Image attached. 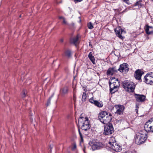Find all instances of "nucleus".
<instances>
[{"instance_id":"35","label":"nucleus","mask_w":153,"mask_h":153,"mask_svg":"<svg viewBox=\"0 0 153 153\" xmlns=\"http://www.w3.org/2000/svg\"><path fill=\"white\" fill-rule=\"evenodd\" d=\"M149 120L150 121V122H153V118Z\"/></svg>"},{"instance_id":"18","label":"nucleus","mask_w":153,"mask_h":153,"mask_svg":"<svg viewBox=\"0 0 153 153\" xmlns=\"http://www.w3.org/2000/svg\"><path fill=\"white\" fill-rule=\"evenodd\" d=\"M79 38V36L78 35H77L76 36L73 38H71L70 40V42L71 43L76 45L78 42V40Z\"/></svg>"},{"instance_id":"12","label":"nucleus","mask_w":153,"mask_h":153,"mask_svg":"<svg viewBox=\"0 0 153 153\" xmlns=\"http://www.w3.org/2000/svg\"><path fill=\"white\" fill-rule=\"evenodd\" d=\"M91 146L92 150L94 151L102 148L103 146V145L100 142H97L92 143Z\"/></svg>"},{"instance_id":"22","label":"nucleus","mask_w":153,"mask_h":153,"mask_svg":"<svg viewBox=\"0 0 153 153\" xmlns=\"http://www.w3.org/2000/svg\"><path fill=\"white\" fill-rule=\"evenodd\" d=\"M94 104L98 107H102L103 105V104L102 103H100L97 101L96 100Z\"/></svg>"},{"instance_id":"33","label":"nucleus","mask_w":153,"mask_h":153,"mask_svg":"<svg viewBox=\"0 0 153 153\" xmlns=\"http://www.w3.org/2000/svg\"><path fill=\"white\" fill-rule=\"evenodd\" d=\"M82 0H74V1L75 3H76L78 2H81Z\"/></svg>"},{"instance_id":"36","label":"nucleus","mask_w":153,"mask_h":153,"mask_svg":"<svg viewBox=\"0 0 153 153\" xmlns=\"http://www.w3.org/2000/svg\"><path fill=\"white\" fill-rule=\"evenodd\" d=\"M135 110H136V112H137V111H138L137 109H135Z\"/></svg>"},{"instance_id":"1","label":"nucleus","mask_w":153,"mask_h":153,"mask_svg":"<svg viewBox=\"0 0 153 153\" xmlns=\"http://www.w3.org/2000/svg\"><path fill=\"white\" fill-rule=\"evenodd\" d=\"M111 114H108L106 111L100 112L99 114L98 118L100 121L103 124H107L109 123L112 120Z\"/></svg>"},{"instance_id":"10","label":"nucleus","mask_w":153,"mask_h":153,"mask_svg":"<svg viewBox=\"0 0 153 153\" xmlns=\"http://www.w3.org/2000/svg\"><path fill=\"white\" fill-rule=\"evenodd\" d=\"M128 66V65L127 64L124 63L123 64L120 65V67L117 69V70L121 72L125 73L129 70Z\"/></svg>"},{"instance_id":"28","label":"nucleus","mask_w":153,"mask_h":153,"mask_svg":"<svg viewBox=\"0 0 153 153\" xmlns=\"http://www.w3.org/2000/svg\"><path fill=\"white\" fill-rule=\"evenodd\" d=\"M96 100H94L93 98H91V99H90L89 100V102H91V103H93L94 104L95 103V102L96 101Z\"/></svg>"},{"instance_id":"3","label":"nucleus","mask_w":153,"mask_h":153,"mask_svg":"<svg viewBox=\"0 0 153 153\" xmlns=\"http://www.w3.org/2000/svg\"><path fill=\"white\" fill-rule=\"evenodd\" d=\"M147 139L146 131L144 130L140 131L136 134L135 137V142L137 145L143 143Z\"/></svg>"},{"instance_id":"2","label":"nucleus","mask_w":153,"mask_h":153,"mask_svg":"<svg viewBox=\"0 0 153 153\" xmlns=\"http://www.w3.org/2000/svg\"><path fill=\"white\" fill-rule=\"evenodd\" d=\"M82 115H80L78 120L79 126L83 130L86 131L90 127V123L88 118L87 117H83Z\"/></svg>"},{"instance_id":"11","label":"nucleus","mask_w":153,"mask_h":153,"mask_svg":"<svg viewBox=\"0 0 153 153\" xmlns=\"http://www.w3.org/2000/svg\"><path fill=\"white\" fill-rule=\"evenodd\" d=\"M144 82L147 84H153V77L150 74H147L145 76Z\"/></svg>"},{"instance_id":"24","label":"nucleus","mask_w":153,"mask_h":153,"mask_svg":"<svg viewBox=\"0 0 153 153\" xmlns=\"http://www.w3.org/2000/svg\"><path fill=\"white\" fill-rule=\"evenodd\" d=\"M65 53L66 55L68 57H69L71 56V52L70 50H67L65 52Z\"/></svg>"},{"instance_id":"20","label":"nucleus","mask_w":153,"mask_h":153,"mask_svg":"<svg viewBox=\"0 0 153 153\" xmlns=\"http://www.w3.org/2000/svg\"><path fill=\"white\" fill-rule=\"evenodd\" d=\"M68 88L67 87H65L61 88L60 90V93L62 95H63L68 93Z\"/></svg>"},{"instance_id":"38","label":"nucleus","mask_w":153,"mask_h":153,"mask_svg":"<svg viewBox=\"0 0 153 153\" xmlns=\"http://www.w3.org/2000/svg\"><path fill=\"white\" fill-rule=\"evenodd\" d=\"M19 17H21V16L20 15Z\"/></svg>"},{"instance_id":"9","label":"nucleus","mask_w":153,"mask_h":153,"mask_svg":"<svg viewBox=\"0 0 153 153\" xmlns=\"http://www.w3.org/2000/svg\"><path fill=\"white\" fill-rule=\"evenodd\" d=\"M114 132V129L112 125H106L104 128V134L105 135L110 134Z\"/></svg>"},{"instance_id":"7","label":"nucleus","mask_w":153,"mask_h":153,"mask_svg":"<svg viewBox=\"0 0 153 153\" xmlns=\"http://www.w3.org/2000/svg\"><path fill=\"white\" fill-rule=\"evenodd\" d=\"M115 34L117 36L121 39L124 38L122 34L123 33H125L126 31L123 29H122L120 27H117L114 30Z\"/></svg>"},{"instance_id":"6","label":"nucleus","mask_w":153,"mask_h":153,"mask_svg":"<svg viewBox=\"0 0 153 153\" xmlns=\"http://www.w3.org/2000/svg\"><path fill=\"white\" fill-rule=\"evenodd\" d=\"M115 142V140L114 138L110 139L108 143L110 145V147L116 152H120L122 149L121 146L117 144Z\"/></svg>"},{"instance_id":"16","label":"nucleus","mask_w":153,"mask_h":153,"mask_svg":"<svg viewBox=\"0 0 153 153\" xmlns=\"http://www.w3.org/2000/svg\"><path fill=\"white\" fill-rule=\"evenodd\" d=\"M136 100L138 102L143 101L145 100V97L143 95L135 94V95Z\"/></svg>"},{"instance_id":"31","label":"nucleus","mask_w":153,"mask_h":153,"mask_svg":"<svg viewBox=\"0 0 153 153\" xmlns=\"http://www.w3.org/2000/svg\"><path fill=\"white\" fill-rule=\"evenodd\" d=\"M76 147V144L74 143L73 144V147L71 149L72 150H74Z\"/></svg>"},{"instance_id":"4","label":"nucleus","mask_w":153,"mask_h":153,"mask_svg":"<svg viewBox=\"0 0 153 153\" xmlns=\"http://www.w3.org/2000/svg\"><path fill=\"white\" fill-rule=\"evenodd\" d=\"M120 86V82L117 79L112 78L109 82L110 91L111 93H114Z\"/></svg>"},{"instance_id":"26","label":"nucleus","mask_w":153,"mask_h":153,"mask_svg":"<svg viewBox=\"0 0 153 153\" xmlns=\"http://www.w3.org/2000/svg\"><path fill=\"white\" fill-rule=\"evenodd\" d=\"M88 28L90 29H92L94 27L91 22H89L88 24Z\"/></svg>"},{"instance_id":"14","label":"nucleus","mask_w":153,"mask_h":153,"mask_svg":"<svg viewBox=\"0 0 153 153\" xmlns=\"http://www.w3.org/2000/svg\"><path fill=\"white\" fill-rule=\"evenodd\" d=\"M144 72L141 70L138 69L136 71L134 76L135 78L138 80H140L141 79V77L142 75L143 74Z\"/></svg>"},{"instance_id":"21","label":"nucleus","mask_w":153,"mask_h":153,"mask_svg":"<svg viewBox=\"0 0 153 153\" xmlns=\"http://www.w3.org/2000/svg\"><path fill=\"white\" fill-rule=\"evenodd\" d=\"M59 19L62 20V23L64 24L68 25L66 20L65 18L62 16H60L59 17Z\"/></svg>"},{"instance_id":"15","label":"nucleus","mask_w":153,"mask_h":153,"mask_svg":"<svg viewBox=\"0 0 153 153\" xmlns=\"http://www.w3.org/2000/svg\"><path fill=\"white\" fill-rule=\"evenodd\" d=\"M146 33L148 35H153V27L149 26L147 25L146 26L145 29Z\"/></svg>"},{"instance_id":"37","label":"nucleus","mask_w":153,"mask_h":153,"mask_svg":"<svg viewBox=\"0 0 153 153\" xmlns=\"http://www.w3.org/2000/svg\"><path fill=\"white\" fill-rule=\"evenodd\" d=\"M51 97H50V98H49V100H50L51 99Z\"/></svg>"},{"instance_id":"25","label":"nucleus","mask_w":153,"mask_h":153,"mask_svg":"<svg viewBox=\"0 0 153 153\" xmlns=\"http://www.w3.org/2000/svg\"><path fill=\"white\" fill-rule=\"evenodd\" d=\"M86 94L85 93H83L82 97V101L83 102H84L85 101V100L86 99Z\"/></svg>"},{"instance_id":"30","label":"nucleus","mask_w":153,"mask_h":153,"mask_svg":"<svg viewBox=\"0 0 153 153\" xmlns=\"http://www.w3.org/2000/svg\"><path fill=\"white\" fill-rule=\"evenodd\" d=\"M122 1L128 4H130V3L129 0H122Z\"/></svg>"},{"instance_id":"17","label":"nucleus","mask_w":153,"mask_h":153,"mask_svg":"<svg viewBox=\"0 0 153 153\" xmlns=\"http://www.w3.org/2000/svg\"><path fill=\"white\" fill-rule=\"evenodd\" d=\"M117 70L115 67L110 68L107 70V74L108 75H112L114 73L116 72Z\"/></svg>"},{"instance_id":"39","label":"nucleus","mask_w":153,"mask_h":153,"mask_svg":"<svg viewBox=\"0 0 153 153\" xmlns=\"http://www.w3.org/2000/svg\"><path fill=\"white\" fill-rule=\"evenodd\" d=\"M48 103H49V102H48Z\"/></svg>"},{"instance_id":"23","label":"nucleus","mask_w":153,"mask_h":153,"mask_svg":"<svg viewBox=\"0 0 153 153\" xmlns=\"http://www.w3.org/2000/svg\"><path fill=\"white\" fill-rule=\"evenodd\" d=\"M141 0L137 1L134 6H138L139 8H140L142 5V4L141 3Z\"/></svg>"},{"instance_id":"5","label":"nucleus","mask_w":153,"mask_h":153,"mask_svg":"<svg viewBox=\"0 0 153 153\" xmlns=\"http://www.w3.org/2000/svg\"><path fill=\"white\" fill-rule=\"evenodd\" d=\"M135 84L133 82L128 80L123 82V86L124 89L129 92H132L135 88Z\"/></svg>"},{"instance_id":"8","label":"nucleus","mask_w":153,"mask_h":153,"mask_svg":"<svg viewBox=\"0 0 153 153\" xmlns=\"http://www.w3.org/2000/svg\"><path fill=\"white\" fill-rule=\"evenodd\" d=\"M145 131H152L153 132V122H151L149 120L144 125Z\"/></svg>"},{"instance_id":"27","label":"nucleus","mask_w":153,"mask_h":153,"mask_svg":"<svg viewBox=\"0 0 153 153\" xmlns=\"http://www.w3.org/2000/svg\"><path fill=\"white\" fill-rule=\"evenodd\" d=\"M53 147V144H51L49 146V148H48V150L50 149V153H51L52 149Z\"/></svg>"},{"instance_id":"34","label":"nucleus","mask_w":153,"mask_h":153,"mask_svg":"<svg viewBox=\"0 0 153 153\" xmlns=\"http://www.w3.org/2000/svg\"><path fill=\"white\" fill-rule=\"evenodd\" d=\"M60 41L62 43L64 41L63 39H60Z\"/></svg>"},{"instance_id":"13","label":"nucleus","mask_w":153,"mask_h":153,"mask_svg":"<svg viewBox=\"0 0 153 153\" xmlns=\"http://www.w3.org/2000/svg\"><path fill=\"white\" fill-rule=\"evenodd\" d=\"M115 107L117 109L115 113L119 115L122 114L123 113V111L124 109V107L121 105H116Z\"/></svg>"},{"instance_id":"19","label":"nucleus","mask_w":153,"mask_h":153,"mask_svg":"<svg viewBox=\"0 0 153 153\" xmlns=\"http://www.w3.org/2000/svg\"><path fill=\"white\" fill-rule=\"evenodd\" d=\"M88 57L94 64H95V60L92 53L90 52L88 55Z\"/></svg>"},{"instance_id":"29","label":"nucleus","mask_w":153,"mask_h":153,"mask_svg":"<svg viewBox=\"0 0 153 153\" xmlns=\"http://www.w3.org/2000/svg\"><path fill=\"white\" fill-rule=\"evenodd\" d=\"M78 131H79V134L80 137L81 139V140H83L82 136V135L81 132H80V129H78Z\"/></svg>"},{"instance_id":"32","label":"nucleus","mask_w":153,"mask_h":153,"mask_svg":"<svg viewBox=\"0 0 153 153\" xmlns=\"http://www.w3.org/2000/svg\"><path fill=\"white\" fill-rule=\"evenodd\" d=\"M27 94V91L25 90H24L23 91V94L22 95V97H25L26 96V95Z\"/></svg>"}]
</instances>
